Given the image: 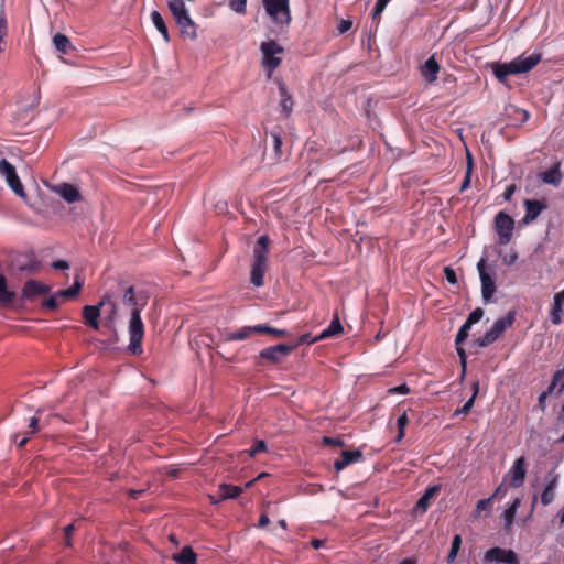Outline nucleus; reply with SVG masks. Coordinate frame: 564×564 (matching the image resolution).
<instances>
[{"mask_svg": "<svg viewBox=\"0 0 564 564\" xmlns=\"http://www.w3.org/2000/svg\"><path fill=\"white\" fill-rule=\"evenodd\" d=\"M270 238L267 235L260 236L253 247V261L250 270L251 283L259 288L264 283V274L268 270Z\"/></svg>", "mask_w": 564, "mask_h": 564, "instance_id": "1", "label": "nucleus"}, {"mask_svg": "<svg viewBox=\"0 0 564 564\" xmlns=\"http://www.w3.org/2000/svg\"><path fill=\"white\" fill-rule=\"evenodd\" d=\"M129 350L133 355H141L142 349V340L144 337V324L141 319L140 308L132 310L130 313L129 321Z\"/></svg>", "mask_w": 564, "mask_h": 564, "instance_id": "2", "label": "nucleus"}, {"mask_svg": "<svg viewBox=\"0 0 564 564\" xmlns=\"http://www.w3.org/2000/svg\"><path fill=\"white\" fill-rule=\"evenodd\" d=\"M516 321V312L510 311L503 317L498 318L490 329H488L484 336L476 340L479 347H487L494 344L509 327L513 325Z\"/></svg>", "mask_w": 564, "mask_h": 564, "instance_id": "3", "label": "nucleus"}, {"mask_svg": "<svg viewBox=\"0 0 564 564\" xmlns=\"http://www.w3.org/2000/svg\"><path fill=\"white\" fill-rule=\"evenodd\" d=\"M260 50L263 56V67L268 69V76L270 77L281 64V58L275 55L283 53L284 50L274 41L262 42Z\"/></svg>", "mask_w": 564, "mask_h": 564, "instance_id": "4", "label": "nucleus"}, {"mask_svg": "<svg viewBox=\"0 0 564 564\" xmlns=\"http://www.w3.org/2000/svg\"><path fill=\"white\" fill-rule=\"evenodd\" d=\"M263 7L271 19L280 24H289L291 11L289 0H262Z\"/></svg>", "mask_w": 564, "mask_h": 564, "instance_id": "5", "label": "nucleus"}, {"mask_svg": "<svg viewBox=\"0 0 564 564\" xmlns=\"http://www.w3.org/2000/svg\"><path fill=\"white\" fill-rule=\"evenodd\" d=\"M117 292L118 295L121 296L122 304L130 307L131 311L140 308V312H142L147 305L148 299L141 294H137L134 288L123 281L118 283Z\"/></svg>", "mask_w": 564, "mask_h": 564, "instance_id": "6", "label": "nucleus"}, {"mask_svg": "<svg viewBox=\"0 0 564 564\" xmlns=\"http://www.w3.org/2000/svg\"><path fill=\"white\" fill-rule=\"evenodd\" d=\"M513 229L514 220L509 214L499 212L495 216V230L500 245H508L511 241Z\"/></svg>", "mask_w": 564, "mask_h": 564, "instance_id": "7", "label": "nucleus"}, {"mask_svg": "<svg viewBox=\"0 0 564 564\" xmlns=\"http://www.w3.org/2000/svg\"><path fill=\"white\" fill-rule=\"evenodd\" d=\"M484 562L497 564H520V558L511 549L494 546L485 552Z\"/></svg>", "mask_w": 564, "mask_h": 564, "instance_id": "8", "label": "nucleus"}, {"mask_svg": "<svg viewBox=\"0 0 564 564\" xmlns=\"http://www.w3.org/2000/svg\"><path fill=\"white\" fill-rule=\"evenodd\" d=\"M296 345L278 344L262 349L259 357L273 365L282 364L286 357L294 350Z\"/></svg>", "mask_w": 564, "mask_h": 564, "instance_id": "9", "label": "nucleus"}, {"mask_svg": "<svg viewBox=\"0 0 564 564\" xmlns=\"http://www.w3.org/2000/svg\"><path fill=\"white\" fill-rule=\"evenodd\" d=\"M0 173L6 177L8 185L18 196L25 197V192L15 167L6 159L0 161Z\"/></svg>", "mask_w": 564, "mask_h": 564, "instance_id": "10", "label": "nucleus"}, {"mask_svg": "<svg viewBox=\"0 0 564 564\" xmlns=\"http://www.w3.org/2000/svg\"><path fill=\"white\" fill-rule=\"evenodd\" d=\"M477 270L481 282V296L485 303L491 301L495 292L496 284L494 278L486 271V259L481 258L477 263Z\"/></svg>", "mask_w": 564, "mask_h": 564, "instance_id": "11", "label": "nucleus"}, {"mask_svg": "<svg viewBox=\"0 0 564 564\" xmlns=\"http://www.w3.org/2000/svg\"><path fill=\"white\" fill-rule=\"evenodd\" d=\"M527 476V460L523 456L517 458L511 466L509 473L505 476V480L509 478V486L519 488L523 485Z\"/></svg>", "mask_w": 564, "mask_h": 564, "instance_id": "12", "label": "nucleus"}, {"mask_svg": "<svg viewBox=\"0 0 564 564\" xmlns=\"http://www.w3.org/2000/svg\"><path fill=\"white\" fill-rule=\"evenodd\" d=\"M541 61V54L533 53L530 55H520L511 61V67L514 69L516 75L523 74L531 70Z\"/></svg>", "mask_w": 564, "mask_h": 564, "instance_id": "13", "label": "nucleus"}, {"mask_svg": "<svg viewBox=\"0 0 564 564\" xmlns=\"http://www.w3.org/2000/svg\"><path fill=\"white\" fill-rule=\"evenodd\" d=\"M523 207L525 209V214L521 221L524 225H529L533 223L540 216V214L547 208V205L545 202L539 199H524Z\"/></svg>", "mask_w": 564, "mask_h": 564, "instance_id": "14", "label": "nucleus"}, {"mask_svg": "<svg viewBox=\"0 0 564 564\" xmlns=\"http://www.w3.org/2000/svg\"><path fill=\"white\" fill-rule=\"evenodd\" d=\"M51 288L36 280H29L25 282L22 290V297L31 300L39 295L47 294Z\"/></svg>", "mask_w": 564, "mask_h": 564, "instance_id": "15", "label": "nucleus"}, {"mask_svg": "<svg viewBox=\"0 0 564 564\" xmlns=\"http://www.w3.org/2000/svg\"><path fill=\"white\" fill-rule=\"evenodd\" d=\"M362 458V452L356 451H341L340 457L335 460L334 468L336 471H341L347 466L359 462Z\"/></svg>", "mask_w": 564, "mask_h": 564, "instance_id": "16", "label": "nucleus"}, {"mask_svg": "<svg viewBox=\"0 0 564 564\" xmlns=\"http://www.w3.org/2000/svg\"><path fill=\"white\" fill-rule=\"evenodd\" d=\"M175 23L178 26L181 35L183 37H187L189 40L197 39V25L189 14L183 17V19H178V21H175Z\"/></svg>", "mask_w": 564, "mask_h": 564, "instance_id": "17", "label": "nucleus"}, {"mask_svg": "<svg viewBox=\"0 0 564 564\" xmlns=\"http://www.w3.org/2000/svg\"><path fill=\"white\" fill-rule=\"evenodd\" d=\"M100 306L97 305H85L83 307V318L87 326L91 327L95 330L99 329V316H100Z\"/></svg>", "mask_w": 564, "mask_h": 564, "instance_id": "18", "label": "nucleus"}, {"mask_svg": "<svg viewBox=\"0 0 564 564\" xmlns=\"http://www.w3.org/2000/svg\"><path fill=\"white\" fill-rule=\"evenodd\" d=\"M540 178L545 184H550L556 187L560 186L563 178L561 172V163L557 162L554 165H552L549 170L542 172L540 174Z\"/></svg>", "mask_w": 564, "mask_h": 564, "instance_id": "19", "label": "nucleus"}, {"mask_svg": "<svg viewBox=\"0 0 564 564\" xmlns=\"http://www.w3.org/2000/svg\"><path fill=\"white\" fill-rule=\"evenodd\" d=\"M438 72L440 65L434 55L429 57L421 67V74L429 84L436 80Z\"/></svg>", "mask_w": 564, "mask_h": 564, "instance_id": "20", "label": "nucleus"}, {"mask_svg": "<svg viewBox=\"0 0 564 564\" xmlns=\"http://www.w3.org/2000/svg\"><path fill=\"white\" fill-rule=\"evenodd\" d=\"M343 332H344V328L341 326L339 317L336 315L332 319V322L328 325V327L325 328L316 338L311 340V343H315V341H318V340H322V339H326V338H329V337L338 336V335L343 334Z\"/></svg>", "mask_w": 564, "mask_h": 564, "instance_id": "21", "label": "nucleus"}, {"mask_svg": "<svg viewBox=\"0 0 564 564\" xmlns=\"http://www.w3.org/2000/svg\"><path fill=\"white\" fill-rule=\"evenodd\" d=\"M257 325L254 326H243L238 330L229 332L224 335L225 341H238V340H245L252 335H258L257 332Z\"/></svg>", "mask_w": 564, "mask_h": 564, "instance_id": "22", "label": "nucleus"}, {"mask_svg": "<svg viewBox=\"0 0 564 564\" xmlns=\"http://www.w3.org/2000/svg\"><path fill=\"white\" fill-rule=\"evenodd\" d=\"M440 491V486H432L429 487L424 495L416 501L414 510L416 512L424 513L426 512L431 500L436 496V494Z\"/></svg>", "mask_w": 564, "mask_h": 564, "instance_id": "23", "label": "nucleus"}, {"mask_svg": "<svg viewBox=\"0 0 564 564\" xmlns=\"http://www.w3.org/2000/svg\"><path fill=\"white\" fill-rule=\"evenodd\" d=\"M98 304L100 308L106 307V312L108 314L107 318L110 322H113L118 315V305L117 302L113 300L112 294L105 293Z\"/></svg>", "mask_w": 564, "mask_h": 564, "instance_id": "24", "label": "nucleus"}, {"mask_svg": "<svg viewBox=\"0 0 564 564\" xmlns=\"http://www.w3.org/2000/svg\"><path fill=\"white\" fill-rule=\"evenodd\" d=\"M58 193L67 203H76L80 199V193L78 188L68 183L62 184L59 186Z\"/></svg>", "mask_w": 564, "mask_h": 564, "instance_id": "25", "label": "nucleus"}, {"mask_svg": "<svg viewBox=\"0 0 564 564\" xmlns=\"http://www.w3.org/2000/svg\"><path fill=\"white\" fill-rule=\"evenodd\" d=\"M556 486H557V477H556V476H554V477H552V478L547 481V484H546V486H545L544 490H543V491H542V494H541V503H542L543 506H549L550 503H552V502H553V500H554V498H555V489H556Z\"/></svg>", "mask_w": 564, "mask_h": 564, "instance_id": "26", "label": "nucleus"}, {"mask_svg": "<svg viewBox=\"0 0 564 564\" xmlns=\"http://www.w3.org/2000/svg\"><path fill=\"white\" fill-rule=\"evenodd\" d=\"M520 505H521V499L520 498H516L510 503V506L503 511L502 519L505 521V529L506 530H509L512 527L514 518H516V514H517V511H518V508L520 507Z\"/></svg>", "mask_w": 564, "mask_h": 564, "instance_id": "27", "label": "nucleus"}, {"mask_svg": "<svg viewBox=\"0 0 564 564\" xmlns=\"http://www.w3.org/2000/svg\"><path fill=\"white\" fill-rule=\"evenodd\" d=\"M173 560L178 564H196L197 556L191 546H184L180 553L173 555Z\"/></svg>", "mask_w": 564, "mask_h": 564, "instance_id": "28", "label": "nucleus"}, {"mask_svg": "<svg viewBox=\"0 0 564 564\" xmlns=\"http://www.w3.org/2000/svg\"><path fill=\"white\" fill-rule=\"evenodd\" d=\"M241 492V487L230 484H221L218 488L219 500L237 498Z\"/></svg>", "mask_w": 564, "mask_h": 564, "instance_id": "29", "label": "nucleus"}, {"mask_svg": "<svg viewBox=\"0 0 564 564\" xmlns=\"http://www.w3.org/2000/svg\"><path fill=\"white\" fill-rule=\"evenodd\" d=\"M169 9L172 13L174 21H178V19H183V17L189 14L183 0H170Z\"/></svg>", "mask_w": 564, "mask_h": 564, "instance_id": "30", "label": "nucleus"}, {"mask_svg": "<svg viewBox=\"0 0 564 564\" xmlns=\"http://www.w3.org/2000/svg\"><path fill=\"white\" fill-rule=\"evenodd\" d=\"M151 21L154 24V26L156 28V30L161 33L164 41L166 43H169L170 42L169 30H167V26L159 11L154 10L151 12Z\"/></svg>", "mask_w": 564, "mask_h": 564, "instance_id": "31", "label": "nucleus"}, {"mask_svg": "<svg viewBox=\"0 0 564 564\" xmlns=\"http://www.w3.org/2000/svg\"><path fill=\"white\" fill-rule=\"evenodd\" d=\"M14 297L15 293L8 290L7 280L2 274H0V305H10L13 302Z\"/></svg>", "mask_w": 564, "mask_h": 564, "instance_id": "32", "label": "nucleus"}, {"mask_svg": "<svg viewBox=\"0 0 564 564\" xmlns=\"http://www.w3.org/2000/svg\"><path fill=\"white\" fill-rule=\"evenodd\" d=\"M269 137L271 139V147L273 150V161L274 163L280 162L283 156L281 135L279 132L272 131Z\"/></svg>", "mask_w": 564, "mask_h": 564, "instance_id": "33", "label": "nucleus"}, {"mask_svg": "<svg viewBox=\"0 0 564 564\" xmlns=\"http://www.w3.org/2000/svg\"><path fill=\"white\" fill-rule=\"evenodd\" d=\"M53 43L55 48L63 54H68L74 48L70 40L62 33L54 35Z\"/></svg>", "mask_w": 564, "mask_h": 564, "instance_id": "34", "label": "nucleus"}, {"mask_svg": "<svg viewBox=\"0 0 564 564\" xmlns=\"http://www.w3.org/2000/svg\"><path fill=\"white\" fill-rule=\"evenodd\" d=\"M279 93L281 97V108L284 115L290 116L293 107V101L291 95L288 93V89L284 84L279 85Z\"/></svg>", "mask_w": 564, "mask_h": 564, "instance_id": "35", "label": "nucleus"}, {"mask_svg": "<svg viewBox=\"0 0 564 564\" xmlns=\"http://www.w3.org/2000/svg\"><path fill=\"white\" fill-rule=\"evenodd\" d=\"M495 76L500 82H506L509 75H516L514 69L511 67V62L506 64H495L492 67Z\"/></svg>", "mask_w": 564, "mask_h": 564, "instance_id": "36", "label": "nucleus"}, {"mask_svg": "<svg viewBox=\"0 0 564 564\" xmlns=\"http://www.w3.org/2000/svg\"><path fill=\"white\" fill-rule=\"evenodd\" d=\"M492 505L494 501L490 498L478 500V502L476 503V508L473 511V518H480L482 512L489 514L492 510Z\"/></svg>", "mask_w": 564, "mask_h": 564, "instance_id": "37", "label": "nucleus"}, {"mask_svg": "<svg viewBox=\"0 0 564 564\" xmlns=\"http://www.w3.org/2000/svg\"><path fill=\"white\" fill-rule=\"evenodd\" d=\"M256 332L258 335L267 334L272 335L276 338L286 337L289 335L286 329H279L268 325H257Z\"/></svg>", "mask_w": 564, "mask_h": 564, "instance_id": "38", "label": "nucleus"}, {"mask_svg": "<svg viewBox=\"0 0 564 564\" xmlns=\"http://www.w3.org/2000/svg\"><path fill=\"white\" fill-rule=\"evenodd\" d=\"M478 387H479V383L477 381L473 383V389H474L473 395L465 402V404L462 408H459L455 411V415H460V414L467 415L470 412V410L474 405L476 395L478 393Z\"/></svg>", "mask_w": 564, "mask_h": 564, "instance_id": "39", "label": "nucleus"}, {"mask_svg": "<svg viewBox=\"0 0 564 564\" xmlns=\"http://www.w3.org/2000/svg\"><path fill=\"white\" fill-rule=\"evenodd\" d=\"M563 303H558L553 300V305L550 311V319L553 325H560L562 323Z\"/></svg>", "mask_w": 564, "mask_h": 564, "instance_id": "40", "label": "nucleus"}, {"mask_svg": "<svg viewBox=\"0 0 564 564\" xmlns=\"http://www.w3.org/2000/svg\"><path fill=\"white\" fill-rule=\"evenodd\" d=\"M462 546V536L459 534L454 535L452 540L451 550L447 555V563H453L458 554V551Z\"/></svg>", "mask_w": 564, "mask_h": 564, "instance_id": "41", "label": "nucleus"}, {"mask_svg": "<svg viewBox=\"0 0 564 564\" xmlns=\"http://www.w3.org/2000/svg\"><path fill=\"white\" fill-rule=\"evenodd\" d=\"M466 159H467V169H466V174H465V177H464L462 186H460L462 192L467 189L470 185V178H471L473 165H474L473 156L469 151H467V153H466Z\"/></svg>", "mask_w": 564, "mask_h": 564, "instance_id": "42", "label": "nucleus"}, {"mask_svg": "<svg viewBox=\"0 0 564 564\" xmlns=\"http://www.w3.org/2000/svg\"><path fill=\"white\" fill-rule=\"evenodd\" d=\"M409 423V417L406 415V412H403L397 420V426H398V435L395 437V442L399 443L404 437L405 427Z\"/></svg>", "mask_w": 564, "mask_h": 564, "instance_id": "43", "label": "nucleus"}, {"mask_svg": "<svg viewBox=\"0 0 564 564\" xmlns=\"http://www.w3.org/2000/svg\"><path fill=\"white\" fill-rule=\"evenodd\" d=\"M82 289V283L79 281H75L74 285L57 292V295L64 299H73L75 297Z\"/></svg>", "mask_w": 564, "mask_h": 564, "instance_id": "44", "label": "nucleus"}, {"mask_svg": "<svg viewBox=\"0 0 564 564\" xmlns=\"http://www.w3.org/2000/svg\"><path fill=\"white\" fill-rule=\"evenodd\" d=\"M471 328V325L468 323H464L460 328L458 329L455 338V345H463V343L468 338L469 330Z\"/></svg>", "mask_w": 564, "mask_h": 564, "instance_id": "45", "label": "nucleus"}, {"mask_svg": "<svg viewBox=\"0 0 564 564\" xmlns=\"http://www.w3.org/2000/svg\"><path fill=\"white\" fill-rule=\"evenodd\" d=\"M229 8L239 14H245L247 11V0H229Z\"/></svg>", "mask_w": 564, "mask_h": 564, "instance_id": "46", "label": "nucleus"}, {"mask_svg": "<svg viewBox=\"0 0 564 564\" xmlns=\"http://www.w3.org/2000/svg\"><path fill=\"white\" fill-rule=\"evenodd\" d=\"M557 386H560V392L564 390V375L561 372V369L554 372L553 379L549 387L551 390H554Z\"/></svg>", "mask_w": 564, "mask_h": 564, "instance_id": "47", "label": "nucleus"}, {"mask_svg": "<svg viewBox=\"0 0 564 564\" xmlns=\"http://www.w3.org/2000/svg\"><path fill=\"white\" fill-rule=\"evenodd\" d=\"M484 313L485 312L481 307H477L468 315V317L465 322L473 326L474 324L478 323L482 318Z\"/></svg>", "mask_w": 564, "mask_h": 564, "instance_id": "48", "label": "nucleus"}, {"mask_svg": "<svg viewBox=\"0 0 564 564\" xmlns=\"http://www.w3.org/2000/svg\"><path fill=\"white\" fill-rule=\"evenodd\" d=\"M390 0H377L375 8L372 10V19H380L381 13L384 11L387 4Z\"/></svg>", "mask_w": 564, "mask_h": 564, "instance_id": "49", "label": "nucleus"}, {"mask_svg": "<svg viewBox=\"0 0 564 564\" xmlns=\"http://www.w3.org/2000/svg\"><path fill=\"white\" fill-rule=\"evenodd\" d=\"M61 297L59 295L54 294L52 296H50L48 299H46L44 302H43V307L44 308H47V310H51V311H55L58 306H59V302L57 301V299Z\"/></svg>", "mask_w": 564, "mask_h": 564, "instance_id": "50", "label": "nucleus"}, {"mask_svg": "<svg viewBox=\"0 0 564 564\" xmlns=\"http://www.w3.org/2000/svg\"><path fill=\"white\" fill-rule=\"evenodd\" d=\"M267 451V443L263 440H259L256 442L253 447L249 449V456L253 457L259 453Z\"/></svg>", "mask_w": 564, "mask_h": 564, "instance_id": "51", "label": "nucleus"}, {"mask_svg": "<svg viewBox=\"0 0 564 564\" xmlns=\"http://www.w3.org/2000/svg\"><path fill=\"white\" fill-rule=\"evenodd\" d=\"M444 278L446 279V281L451 284H456L457 283V275H456V272L453 268L451 267H445L444 270Z\"/></svg>", "mask_w": 564, "mask_h": 564, "instance_id": "52", "label": "nucleus"}, {"mask_svg": "<svg viewBox=\"0 0 564 564\" xmlns=\"http://www.w3.org/2000/svg\"><path fill=\"white\" fill-rule=\"evenodd\" d=\"M507 491H508V488L502 482L496 488V490L489 498L494 501V499H496V498H502L507 494Z\"/></svg>", "mask_w": 564, "mask_h": 564, "instance_id": "53", "label": "nucleus"}, {"mask_svg": "<svg viewBox=\"0 0 564 564\" xmlns=\"http://www.w3.org/2000/svg\"><path fill=\"white\" fill-rule=\"evenodd\" d=\"M518 260V252L514 250H511L509 254H506L502 257V262L506 265H512Z\"/></svg>", "mask_w": 564, "mask_h": 564, "instance_id": "54", "label": "nucleus"}, {"mask_svg": "<svg viewBox=\"0 0 564 564\" xmlns=\"http://www.w3.org/2000/svg\"><path fill=\"white\" fill-rule=\"evenodd\" d=\"M64 531H65V544L67 546H70L72 545V534L75 531V524L74 523L68 524L67 527H65Z\"/></svg>", "mask_w": 564, "mask_h": 564, "instance_id": "55", "label": "nucleus"}, {"mask_svg": "<svg viewBox=\"0 0 564 564\" xmlns=\"http://www.w3.org/2000/svg\"><path fill=\"white\" fill-rule=\"evenodd\" d=\"M517 191V186L516 184H510L506 187L505 192L502 193V198L506 200V202H509L513 194L516 193Z\"/></svg>", "mask_w": 564, "mask_h": 564, "instance_id": "56", "label": "nucleus"}, {"mask_svg": "<svg viewBox=\"0 0 564 564\" xmlns=\"http://www.w3.org/2000/svg\"><path fill=\"white\" fill-rule=\"evenodd\" d=\"M8 34L7 18L3 12L0 14V37H6Z\"/></svg>", "mask_w": 564, "mask_h": 564, "instance_id": "57", "label": "nucleus"}, {"mask_svg": "<svg viewBox=\"0 0 564 564\" xmlns=\"http://www.w3.org/2000/svg\"><path fill=\"white\" fill-rule=\"evenodd\" d=\"M455 346H456V351H457V354L459 356V360H460V364H462V367H463V371H465V369H466V359H467L466 351L462 347V345H455Z\"/></svg>", "mask_w": 564, "mask_h": 564, "instance_id": "58", "label": "nucleus"}, {"mask_svg": "<svg viewBox=\"0 0 564 564\" xmlns=\"http://www.w3.org/2000/svg\"><path fill=\"white\" fill-rule=\"evenodd\" d=\"M554 390H551V388L549 387L545 391H543L540 395H539V406L541 408V410H544L545 409V400L546 398L553 392Z\"/></svg>", "mask_w": 564, "mask_h": 564, "instance_id": "59", "label": "nucleus"}, {"mask_svg": "<svg viewBox=\"0 0 564 564\" xmlns=\"http://www.w3.org/2000/svg\"><path fill=\"white\" fill-rule=\"evenodd\" d=\"M323 444L327 445V446H341L344 444V442L339 438H333V437L325 436L323 438Z\"/></svg>", "mask_w": 564, "mask_h": 564, "instance_id": "60", "label": "nucleus"}, {"mask_svg": "<svg viewBox=\"0 0 564 564\" xmlns=\"http://www.w3.org/2000/svg\"><path fill=\"white\" fill-rule=\"evenodd\" d=\"M352 26V22L350 20H341L339 25H338V31L339 33H346L347 31L350 30V28Z\"/></svg>", "mask_w": 564, "mask_h": 564, "instance_id": "61", "label": "nucleus"}, {"mask_svg": "<svg viewBox=\"0 0 564 564\" xmlns=\"http://www.w3.org/2000/svg\"><path fill=\"white\" fill-rule=\"evenodd\" d=\"M29 438H30V437H29L28 435H24V436H23V437H21V438H20V434H15V435L13 436V441L17 443V445H18L19 447H24V446H25V444L28 443Z\"/></svg>", "mask_w": 564, "mask_h": 564, "instance_id": "62", "label": "nucleus"}, {"mask_svg": "<svg viewBox=\"0 0 564 564\" xmlns=\"http://www.w3.org/2000/svg\"><path fill=\"white\" fill-rule=\"evenodd\" d=\"M53 268L56 270H66L69 268V264L65 260H58V261L53 262Z\"/></svg>", "mask_w": 564, "mask_h": 564, "instance_id": "63", "label": "nucleus"}, {"mask_svg": "<svg viewBox=\"0 0 564 564\" xmlns=\"http://www.w3.org/2000/svg\"><path fill=\"white\" fill-rule=\"evenodd\" d=\"M29 427L31 429V434L35 433L39 429V417L33 416L30 419Z\"/></svg>", "mask_w": 564, "mask_h": 564, "instance_id": "64", "label": "nucleus"}]
</instances>
